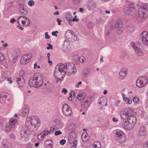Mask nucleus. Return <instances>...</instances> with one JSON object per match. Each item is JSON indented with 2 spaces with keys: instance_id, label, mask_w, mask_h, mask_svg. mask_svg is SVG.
Returning <instances> with one entry per match:
<instances>
[{
  "instance_id": "40",
  "label": "nucleus",
  "mask_w": 148,
  "mask_h": 148,
  "mask_svg": "<svg viewBox=\"0 0 148 148\" xmlns=\"http://www.w3.org/2000/svg\"><path fill=\"white\" fill-rule=\"evenodd\" d=\"M73 142V145L71 146V148H77L76 146L77 145V143L76 140L74 139Z\"/></svg>"
},
{
  "instance_id": "31",
  "label": "nucleus",
  "mask_w": 148,
  "mask_h": 148,
  "mask_svg": "<svg viewBox=\"0 0 148 148\" xmlns=\"http://www.w3.org/2000/svg\"><path fill=\"white\" fill-rule=\"evenodd\" d=\"M116 28H117V32L119 34L121 33L124 30V28L123 26H121L120 27Z\"/></svg>"
},
{
  "instance_id": "55",
  "label": "nucleus",
  "mask_w": 148,
  "mask_h": 148,
  "mask_svg": "<svg viewBox=\"0 0 148 148\" xmlns=\"http://www.w3.org/2000/svg\"><path fill=\"white\" fill-rule=\"evenodd\" d=\"M70 95H72V97H74V99L75 97V94L74 92L73 91H71L70 92Z\"/></svg>"
},
{
  "instance_id": "38",
  "label": "nucleus",
  "mask_w": 148,
  "mask_h": 148,
  "mask_svg": "<svg viewBox=\"0 0 148 148\" xmlns=\"http://www.w3.org/2000/svg\"><path fill=\"white\" fill-rule=\"evenodd\" d=\"M127 30L130 32H132L134 31V29L133 27L131 25H130L127 27Z\"/></svg>"
},
{
  "instance_id": "39",
  "label": "nucleus",
  "mask_w": 148,
  "mask_h": 148,
  "mask_svg": "<svg viewBox=\"0 0 148 148\" xmlns=\"http://www.w3.org/2000/svg\"><path fill=\"white\" fill-rule=\"evenodd\" d=\"M73 134H75L74 132H71L69 136H70L68 138V139L69 141L70 140H71L73 139H74L75 138V136H73Z\"/></svg>"
},
{
  "instance_id": "43",
  "label": "nucleus",
  "mask_w": 148,
  "mask_h": 148,
  "mask_svg": "<svg viewBox=\"0 0 148 148\" xmlns=\"http://www.w3.org/2000/svg\"><path fill=\"white\" fill-rule=\"evenodd\" d=\"M90 105V104L88 102V101H85V104H84V106H85L86 108H88L89 107Z\"/></svg>"
},
{
  "instance_id": "5",
  "label": "nucleus",
  "mask_w": 148,
  "mask_h": 148,
  "mask_svg": "<svg viewBox=\"0 0 148 148\" xmlns=\"http://www.w3.org/2000/svg\"><path fill=\"white\" fill-rule=\"evenodd\" d=\"M133 110L130 109L126 108L122 110L120 112L121 117L123 119H126L132 114Z\"/></svg>"
},
{
  "instance_id": "50",
  "label": "nucleus",
  "mask_w": 148,
  "mask_h": 148,
  "mask_svg": "<svg viewBox=\"0 0 148 148\" xmlns=\"http://www.w3.org/2000/svg\"><path fill=\"white\" fill-rule=\"evenodd\" d=\"M8 94L6 93H5V94L4 92H2V93L0 94V96H1V97H3V98H5L6 100L8 96Z\"/></svg>"
},
{
  "instance_id": "1",
  "label": "nucleus",
  "mask_w": 148,
  "mask_h": 148,
  "mask_svg": "<svg viewBox=\"0 0 148 148\" xmlns=\"http://www.w3.org/2000/svg\"><path fill=\"white\" fill-rule=\"evenodd\" d=\"M40 125V122L36 116L28 117L26 119L25 127L31 131H35Z\"/></svg>"
},
{
  "instance_id": "60",
  "label": "nucleus",
  "mask_w": 148,
  "mask_h": 148,
  "mask_svg": "<svg viewBox=\"0 0 148 148\" xmlns=\"http://www.w3.org/2000/svg\"><path fill=\"white\" fill-rule=\"evenodd\" d=\"M24 74V72L23 70H21L19 73V76L21 77L20 78H21V77H23V75Z\"/></svg>"
},
{
  "instance_id": "32",
  "label": "nucleus",
  "mask_w": 148,
  "mask_h": 148,
  "mask_svg": "<svg viewBox=\"0 0 148 148\" xmlns=\"http://www.w3.org/2000/svg\"><path fill=\"white\" fill-rule=\"evenodd\" d=\"M19 13L24 16H26L28 14V12L27 10L24 9L22 10L19 11Z\"/></svg>"
},
{
  "instance_id": "64",
  "label": "nucleus",
  "mask_w": 148,
  "mask_h": 148,
  "mask_svg": "<svg viewBox=\"0 0 148 148\" xmlns=\"http://www.w3.org/2000/svg\"><path fill=\"white\" fill-rule=\"evenodd\" d=\"M7 80L9 84H12V78L11 77L8 78H7Z\"/></svg>"
},
{
  "instance_id": "18",
  "label": "nucleus",
  "mask_w": 148,
  "mask_h": 148,
  "mask_svg": "<svg viewBox=\"0 0 148 148\" xmlns=\"http://www.w3.org/2000/svg\"><path fill=\"white\" fill-rule=\"evenodd\" d=\"M107 99L106 98L103 97H99L98 99V103L102 106H103L106 103L105 106H106L107 105Z\"/></svg>"
},
{
  "instance_id": "33",
  "label": "nucleus",
  "mask_w": 148,
  "mask_h": 148,
  "mask_svg": "<svg viewBox=\"0 0 148 148\" xmlns=\"http://www.w3.org/2000/svg\"><path fill=\"white\" fill-rule=\"evenodd\" d=\"M46 90L49 93L53 92V89L51 88L50 84L46 87Z\"/></svg>"
},
{
  "instance_id": "58",
  "label": "nucleus",
  "mask_w": 148,
  "mask_h": 148,
  "mask_svg": "<svg viewBox=\"0 0 148 148\" xmlns=\"http://www.w3.org/2000/svg\"><path fill=\"white\" fill-rule=\"evenodd\" d=\"M80 62H81L82 63L83 62V58L82 56L79 57V63Z\"/></svg>"
},
{
  "instance_id": "61",
  "label": "nucleus",
  "mask_w": 148,
  "mask_h": 148,
  "mask_svg": "<svg viewBox=\"0 0 148 148\" xmlns=\"http://www.w3.org/2000/svg\"><path fill=\"white\" fill-rule=\"evenodd\" d=\"M74 99V97H72V96L71 95H70V96L68 97V99L70 101H72Z\"/></svg>"
},
{
  "instance_id": "26",
  "label": "nucleus",
  "mask_w": 148,
  "mask_h": 148,
  "mask_svg": "<svg viewBox=\"0 0 148 148\" xmlns=\"http://www.w3.org/2000/svg\"><path fill=\"white\" fill-rule=\"evenodd\" d=\"M90 70L88 68L85 69L84 70V78L88 77L89 74L90 73Z\"/></svg>"
},
{
  "instance_id": "21",
  "label": "nucleus",
  "mask_w": 148,
  "mask_h": 148,
  "mask_svg": "<svg viewBox=\"0 0 148 148\" xmlns=\"http://www.w3.org/2000/svg\"><path fill=\"white\" fill-rule=\"evenodd\" d=\"M89 9L90 10L96 8L95 3L92 0H90L88 5Z\"/></svg>"
},
{
  "instance_id": "51",
  "label": "nucleus",
  "mask_w": 148,
  "mask_h": 148,
  "mask_svg": "<svg viewBox=\"0 0 148 148\" xmlns=\"http://www.w3.org/2000/svg\"><path fill=\"white\" fill-rule=\"evenodd\" d=\"M55 122L56 125H60L61 123V122L59 120H55Z\"/></svg>"
},
{
  "instance_id": "27",
  "label": "nucleus",
  "mask_w": 148,
  "mask_h": 148,
  "mask_svg": "<svg viewBox=\"0 0 148 148\" xmlns=\"http://www.w3.org/2000/svg\"><path fill=\"white\" fill-rule=\"evenodd\" d=\"M86 131L87 129H84V137L85 138L84 142H88L89 140L88 133L86 132Z\"/></svg>"
},
{
  "instance_id": "35",
  "label": "nucleus",
  "mask_w": 148,
  "mask_h": 148,
  "mask_svg": "<svg viewBox=\"0 0 148 148\" xmlns=\"http://www.w3.org/2000/svg\"><path fill=\"white\" fill-rule=\"evenodd\" d=\"M79 57L78 55H75L73 57V59L77 63H79Z\"/></svg>"
},
{
  "instance_id": "8",
  "label": "nucleus",
  "mask_w": 148,
  "mask_h": 148,
  "mask_svg": "<svg viewBox=\"0 0 148 148\" xmlns=\"http://www.w3.org/2000/svg\"><path fill=\"white\" fill-rule=\"evenodd\" d=\"M148 82V78L145 77H140L137 79L136 85L138 87H142Z\"/></svg>"
},
{
  "instance_id": "49",
  "label": "nucleus",
  "mask_w": 148,
  "mask_h": 148,
  "mask_svg": "<svg viewBox=\"0 0 148 148\" xmlns=\"http://www.w3.org/2000/svg\"><path fill=\"white\" fill-rule=\"evenodd\" d=\"M44 137L42 135V134H41V133L39 134L38 136V140H42Z\"/></svg>"
},
{
  "instance_id": "42",
  "label": "nucleus",
  "mask_w": 148,
  "mask_h": 148,
  "mask_svg": "<svg viewBox=\"0 0 148 148\" xmlns=\"http://www.w3.org/2000/svg\"><path fill=\"white\" fill-rule=\"evenodd\" d=\"M72 17L71 15L69 14H66V18L68 21L72 20Z\"/></svg>"
},
{
  "instance_id": "2",
  "label": "nucleus",
  "mask_w": 148,
  "mask_h": 148,
  "mask_svg": "<svg viewBox=\"0 0 148 148\" xmlns=\"http://www.w3.org/2000/svg\"><path fill=\"white\" fill-rule=\"evenodd\" d=\"M61 64L63 65L64 66L63 67V70L62 71L63 72V74L62 73V75L64 76V77L66 74V73H69L71 75L72 73H75L76 72V69L75 65L74 64L72 63H67L65 65L62 63H60L59 65L56 66H58V67L60 66Z\"/></svg>"
},
{
  "instance_id": "30",
  "label": "nucleus",
  "mask_w": 148,
  "mask_h": 148,
  "mask_svg": "<svg viewBox=\"0 0 148 148\" xmlns=\"http://www.w3.org/2000/svg\"><path fill=\"white\" fill-rule=\"evenodd\" d=\"M122 22L121 20H117L116 22L115 27V28H118L121 26H123L122 25Z\"/></svg>"
},
{
  "instance_id": "25",
  "label": "nucleus",
  "mask_w": 148,
  "mask_h": 148,
  "mask_svg": "<svg viewBox=\"0 0 148 148\" xmlns=\"http://www.w3.org/2000/svg\"><path fill=\"white\" fill-rule=\"evenodd\" d=\"M120 76L122 77V78L125 77L127 74V72L124 69H121L119 73Z\"/></svg>"
},
{
  "instance_id": "41",
  "label": "nucleus",
  "mask_w": 148,
  "mask_h": 148,
  "mask_svg": "<svg viewBox=\"0 0 148 148\" xmlns=\"http://www.w3.org/2000/svg\"><path fill=\"white\" fill-rule=\"evenodd\" d=\"M49 131L48 130H45L44 131H43L41 133V134H42V135L44 137L45 136L47 135V134H49Z\"/></svg>"
},
{
  "instance_id": "10",
  "label": "nucleus",
  "mask_w": 148,
  "mask_h": 148,
  "mask_svg": "<svg viewBox=\"0 0 148 148\" xmlns=\"http://www.w3.org/2000/svg\"><path fill=\"white\" fill-rule=\"evenodd\" d=\"M62 110L63 114L66 116H71L73 114L71 108L68 104L64 105Z\"/></svg>"
},
{
  "instance_id": "3",
  "label": "nucleus",
  "mask_w": 148,
  "mask_h": 148,
  "mask_svg": "<svg viewBox=\"0 0 148 148\" xmlns=\"http://www.w3.org/2000/svg\"><path fill=\"white\" fill-rule=\"evenodd\" d=\"M148 11L145 5H143L139 9L138 16L140 18L139 21L140 22H142L144 21V19L147 16Z\"/></svg>"
},
{
  "instance_id": "59",
  "label": "nucleus",
  "mask_w": 148,
  "mask_h": 148,
  "mask_svg": "<svg viewBox=\"0 0 148 148\" xmlns=\"http://www.w3.org/2000/svg\"><path fill=\"white\" fill-rule=\"evenodd\" d=\"M5 100H6L5 98H3L0 96V103L3 102Z\"/></svg>"
},
{
  "instance_id": "22",
  "label": "nucleus",
  "mask_w": 148,
  "mask_h": 148,
  "mask_svg": "<svg viewBox=\"0 0 148 148\" xmlns=\"http://www.w3.org/2000/svg\"><path fill=\"white\" fill-rule=\"evenodd\" d=\"M146 134V131L144 126H141L140 129L139 135L144 136Z\"/></svg>"
},
{
  "instance_id": "16",
  "label": "nucleus",
  "mask_w": 148,
  "mask_h": 148,
  "mask_svg": "<svg viewBox=\"0 0 148 148\" xmlns=\"http://www.w3.org/2000/svg\"><path fill=\"white\" fill-rule=\"evenodd\" d=\"M22 17L20 19V21L21 22L22 24L23 25L25 24V20L28 21V23H27L26 26H29L30 24V21L29 19L26 17L24 16H21L18 18Z\"/></svg>"
},
{
  "instance_id": "6",
  "label": "nucleus",
  "mask_w": 148,
  "mask_h": 148,
  "mask_svg": "<svg viewBox=\"0 0 148 148\" xmlns=\"http://www.w3.org/2000/svg\"><path fill=\"white\" fill-rule=\"evenodd\" d=\"M115 139L120 143H122L125 141L126 139L125 134L120 131L116 132L115 136Z\"/></svg>"
},
{
  "instance_id": "56",
  "label": "nucleus",
  "mask_w": 148,
  "mask_h": 148,
  "mask_svg": "<svg viewBox=\"0 0 148 148\" xmlns=\"http://www.w3.org/2000/svg\"><path fill=\"white\" fill-rule=\"evenodd\" d=\"M62 134V132H61L60 130L58 131H57L55 132L54 134L55 135H60V134Z\"/></svg>"
},
{
  "instance_id": "47",
  "label": "nucleus",
  "mask_w": 148,
  "mask_h": 148,
  "mask_svg": "<svg viewBox=\"0 0 148 148\" xmlns=\"http://www.w3.org/2000/svg\"><path fill=\"white\" fill-rule=\"evenodd\" d=\"M144 148H148V140L145 142L143 145Z\"/></svg>"
},
{
  "instance_id": "63",
  "label": "nucleus",
  "mask_w": 148,
  "mask_h": 148,
  "mask_svg": "<svg viewBox=\"0 0 148 148\" xmlns=\"http://www.w3.org/2000/svg\"><path fill=\"white\" fill-rule=\"evenodd\" d=\"M10 137L11 138H12L13 139H15V137L14 135V134H11L10 135Z\"/></svg>"
},
{
  "instance_id": "52",
  "label": "nucleus",
  "mask_w": 148,
  "mask_h": 148,
  "mask_svg": "<svg viewBox=\"0 0 148 148\" xmlns=\"http://www.w3.org/2000/svg\"><path fill=\"white\" fill-rule=\"evenodd\" d=\"M28 4L29 6H32L34 4V2L33 0H31L29 1Z\"/></svg>"
},
{
  "instance_id": "37",
  "label": "nucleus",
  "mask_w": 148,
  "mask_h": 148,
  "mask_svg": "<svg viewBox=\"0 0 148 148\" xmlns=\"http://www.w3.org/2000/svg\"><path fill=\"white\" fill-rule=\"evenodd\" d=\"M21 135L23 137H25L26 136V132L25 130H23L21 132Z\"/></svg>"
},
{
  "instance_id": "19",
  "label": "nucleus",
  "mask_w": 148,
  "mask_h": 148,
  "mask_svg": "<svg viewBox=\"0 0 148 148\" xmlns=\"http://www.w3.org/2000/svg\"><path fill=\"white\" fill-rule=\"evenodd\" d=\"M73 34H74V33L73 31L68 30L65 33V37L66 39H68L69 40L70 39H71V37Z\"/></svg>"
},
{
  "instance_id": "53",
  "label": "nucleus",
  "mask_w": 148,
  "mask_h": 148,
  "mask_svg": "<svg viewBox=\"0 0 148 148\" xmlns=\"http://www.w3.org/2000/svg\"><path fill=\"white\" fill-rule=\"evenodd\" d=\"M4 59V56L0 52V61L1 62Z\"/></svg>"
},
{
  "instance_id": "48",
  "label": "nucleus",
  "mask_w": 148,
  "mask_h": 148,
  "mask_svg": "<svg viewBox=\"0 0 148 148\" xmlns=\"http://www.w3.org/2000/svg\"><path fill=\"white\" fill-rule=\"evenodd\" d=\"M133 101L135 103H137L139 101V99L137 97H134L133 99Z\"/></svg>"
},
{
  "instance_id": "62",
  "label": "nucleus",
  "mask_w": 148,
  "mask_h": 148,
  "mask_svg": "<svg viewBox=\"0 0 148 148\" xmlns=\"http://www.w3.org/2000/svg\"><path fill=\"white\" fill-rule=\"evenodd\" d=\"M77 17V16H75L74 17V18H73V19L72 20V21L74 22L75 21L76 22H77L79 20V19L78 18H76Z\"/></svg>"
},
{
  "instance_id": "15",
  "label": "nucleus",
  "mask_w": 148,
  "mask_h": 148,
  "mask_svg": "<svg viewBox=\"0 0 148 148\" xmlns=\"http://www.w3.org/2000/svg\"><path fill=\"white\" fill-rule=\"evenodd\" d=\"M123 125L124 128L127 130L132 129L134 126L127 121L124 122Z\"/></svg>"
},
{
  "instance_id": "13",
  "label": "nucleus",
  "mask_w": 148,
  "mask_h": 148,
  "mask_svg": "<svg viewBox=\"0 0 148 148\" xmlns=\"http://www.w3.org/2000/svg\"><path fill=\"white\" fill-rule=\"evenodd\" d=\"M29 108L27 106H24L22 109V112L20 114L23 117H26L27 116L29 113Z\"/></svg>"
},
{
  "instance_id": "29",
  "label": "nucleus",
  "mask_w": 148,
  "mask_h": 148,
  "mask_svg": "<svg viewBox=\"0 0 148 148\" xmlns=\"http://www.w3.org/2000/svg\"><path fill=\"white\" fill-rule=\"evenodd\" d=\"M79 40V38L76 36L74 33L73 34V35H72V36L71 37V39H70L69 41L71 42L75 41H78Z\"/></svg>"
},
{
  "instance_id": "46",
  "label": "nucleus",
  "mask_w": 148,
  "mask_h": 148,
  "mask_svg": "<svg viewBox=\"0 0 148 148\" xmlns=\"http://www.w3.org/2000/svg\"><path fill=\"white\" fill-rule=\"evenodd\" d=\"M125 101L127 103L129 104H131L132 103V100H130L127 98L126 99H125Z\"/></svg>"
},
{
  "instance_id": "28",
  "label": "nucleus",
  "mask_w": 148,
  "mask_h": 148,
  "mask_svg": "<svg viewBox=\"0 0 148 148\" xmlns=\"http://www.w3.org/2000/svg\"><path fill=\"white\" fill-rule=\"evenodd\" d=\"M136 53L139 56H142L143 55V53L139 49L138 47H136L134 49Z\"/></svg>"
},
{
  "instance_id": "44",
  "label": "nucleus",
  "mask_w": 148,
  "mask_h": 148,
  "mask_svg": "<svg viewBox=\"0 0 148 148\" xmlns=\"http://www.w3.org/2000/svg\"><path fill=\"white\" fill-rule=\"evenodd\" d=\"M24 56H25V58H26L28 60L30 59L32 57V55L31 53L25 54H24Z\"/></svg>"
},
{
  "instance_id": "9",
  "label": "nucleus",
  "mask_w": 148,
  "mask_h": 148,
  "mask_svg": "<svg viewBox=\"0 0 148 148\" xmlns=\"http://www.w3.org/2000/svg\"><path fill=\"white\" fill-rule=\"evenodd\" d=\"M34 79H35L36 85H35V88H38L42 85L43 83V76L40 73H36L34 75Z\"/></svg>"
},
{
  "instance_id": "11",
  "label": "nucleus",
  "mask_w": 148,
  "mask_h": 148,
  "mask_svg": "<svg viewBox=\"0 0 148 148\" xmlns=\"http://www.w3.org/2000/svg\"><path fill=\"white\" fill-rule=\"evenodd\" d=\"M64 67V66L62 64H61V66H59V67H58V66H56L55 69V71L53 73V75L60 82L62 81L63 78L64 77V76L63 75V76H62L61 78H58L57 77L56 75V73H58V71H59L61 73V75L62 73L63 74V72L62 71V70H63V69Z\"/></svg>"
},
{
  "instance_id": "54",
  "label": "nucleus",
  "mask_w": 148,
  "mask_h": 148,
  "mask_svg": "<svg viewBox=\"0 0 148 148\" xmlns=\"http://www.w3.org/2000/svg\"><path fill=\"white\" fill-rule=\"evenodd\" d=\"M45 38L47 39H49L50 38L49 35H48V32H46L45 33Z\"/></svg>"
},
{
  "instance_id": "4",
  "label": "nucleus",
  "mask_w": 148,
  "mask_h": 148,
  "mask_svg": "<svg viewBox=\"0 0 148 148\" xmlns=\"http://www.w3.org/2000/svg\"><path fill=\"white\" fill-rule=\"evenodd\" d=\"M135 4L134 3H131L127 8L124 9V12L129 15H132L136 11L135 8Z\"/></svg>"
},
{
  "instance_id": "12",
  "label": "nucleus",
  "mask_w": 148,
  "mask_h": 148,
  "mask_svg": "<svg viewBox=\"0 0 148 148\" xmlns=\"http://www.w3.org/2000/svg\"><path fill=\"white\" fill-rule=\"evenodd\" d=\"M142 42L144 45H148V33L146 31H143L141 34Z\"/></svg>"
},
{
  "instance_id": "17",
  "label": "nucleus",
  "mask_w": 148,
  "mask_h": 148,
  "mask_svg": "<svg viewBox=\"0 0 148 148\" xmlns=\"http://www.w3.org/2000/svg\"><path fill=\"white\" fill-rule=\"evenodd\" d=\"M16 81L19 86L22 87L25 84V80L23 77L17 78Z\"/></svg>"
},
{
  "instance_id": "45",
  "label": "nucleus",
  "mask_w": 148,
  "mask_h": 148,
  "mask_svg": "<svg viewBox=\"0 0 148 148\" xmlns=\"http://www.w3.org/2000/svg\"><path fill=\"white\" fill-rule=\"evenodd\" d=\"M88 27L90 29H92L93 27V23L91 22H89L87 24Z\"/></svg>"
},
{
  "instance_id": "7",
  "label": "nucleus",
  "mask_w": 148,
  "mask_h": 148,
  "mask_svg": "<svg viewBox=\"0 0 148 148\" xmlns=\"http://www.w3.org/2000/svg\"><path fill=\"white\" fill-rule=\"evenodd\" d=\"M17 120L15 118L11 119L9 121L6 123L5 127V130L7 132H10L12 131L15 127Z\"/></svg>"
},
{
  "instance_id": "20",
  "label": "nucleus",
  "mask_w": 148,
  "mask_h": 148,
  "mask_svg": "<svg viewBox=\"0 0 148 148\" xmlns=\"http://www.w3.org/2000/svg\"><path fill=\"white\" fill-rule=\"evenodd\" d=\"M52 141L51 140H46L44 144L45 148H52Z\"/></svg>"
},
{
  "instance_id": "14",
  "label": "nucleus",
  "mask_w": 148,
  "mask_h": 148,
  "mask_svg": "<svg viewBox=\"0 0 148 148\" xmlns=\"http://www.w3.org/2000/svg\"><path fill=\"white\" fill-rule=\"evenodd\" d=\"M127 121L133 125H135L136 122V118L134 115L133 112L132 113V114H131V116H130L127 119Z\"/></svg>"
},
{
  "instance_id": "34",
  "label": "nucleus",
  "mask_w": 148,
  "mask_h": 148,
  "mask_svg": "<svg viewBox=\"0 0 148 148\" xmlns=\"http://www.w3.org/2000/svg\"><path fill=\"white\" fill-rule=\"evenodd\" d=\"M77 99L80 101H82L83 100V93L79 94L77 96Z\"/></svg>"
},
{
  "instance_id": "57",
  "label": "nucleus",
  "mask_w": 148,
  "mask_h": 148,
  "mask_svg": "<svg viewBox=\"0 0 148 148\" xmlns=\"http://www.w3.org/2000/svg\"><path fill=\"white\" fill-rule=\"evenodd\" d=\"M66 142V140L64 139H62L60 141V143L61 145H63Z\"/></svg>"
},
{
  "instance_id": "23",
  "label": "nucleus",
  "mask_w": 148,
  "mask_h": 148,
  "mask_svg": "<svg viewBox=\"0 0 148 148\" xmlns=\"http://www.w3.org/2000/svg\"><path fill=\"white\" fill-rule=\"evenodd\" d=\"M35 79H34V76L33 77L30 78L29 81V85L30 86L35 87V85H36Z\"/></svg>"
},
{
  "instance_id": "24",
  "label": "nucleus",
  "mask_w": 148,
  "mask_h": 148,
  "mask_svg": "<svg viewBox=\"0 0 148 148\" xmlns=\"http://www.w3.org/2000/svg\"><path fill=\"white\" fill-rule=\"evenodd\" d=\"M24 56H22L20 59V63L22 64H26L29 62L28 60Z\"/></svg>"
},
{
  "instance_id": "36",
  "label": "nucleus",
  "mask_w": 148,
  "mask_h": 148,
  "mask_svg": "<svg viewBox=\"0 0 148 148\" xmlns=\"http://www.w3.org/2000/svg\"><path fill=\"white\" fill-rule=\"evenodd\" d=\"M57 127L56 125H53L52 126L50 129L49 130V133H51L52 132L55 131L57 130Z\"/></svg>"
}]
</instances>
